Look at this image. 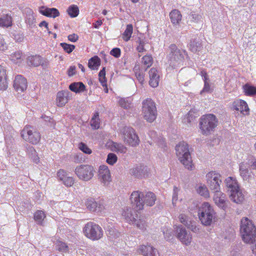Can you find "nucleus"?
Listing matches in <instances>:
<instances>
[{"instance_id": "nucleus-1", "label": "nucleus", "mask_w": 256, "mask_h": 256, "mask_svg": "<svg viewBox=\"0 0 256 256\" xmlns=\"http://www.w3.org/2000/svg\"><path fill=\"white\" fill-rule=\"evenodd\" d=\"M130 200L132 204L136 206L137 210H142L144 204L150 206H153L155 203L156 196L151 192L144 193L140 191H134L131 194Z\"/></svg>"}, {"instance_id": "nucleus-16", "label": "nucleus", "mask_w": 256, "mask_h": 256, "mask_svg": "<svg viewBox=\"0 0 256 256\" xmlns=\"http://www.w3.org/2000/svg\"><path fill=\"white\" fill-rule=\"evenodd\" d=\"M148 168L142 164L136 166L130 170L129 173L131 176L138 178H146L148 174Z\"/></svg>"}, {"instance_id": "nucleus-17", "label": "nucleus", "mask_w": 256, "mask_h": 256, "mask_svg": "<svg viewBox=\"0 0 256 256\" xmlns=\"http://www.w3.org/2000/svg\"><path fill=\"white\" fill-rule=\"evenodd\" d=\"M57 176L59 180L66 187L72 186L74 182V180L72 176L68 175L66 171L64 170H60L57 172Z\"/></svg>"}, {"instance_id": "nucleus-48", "label": "nucleus", "mask_w": 256, "mask_h": 256, "mask_svg": "<svg viewBox=\"0 0 256 256\" xmlns=\"http://www.w3.org/2000/svg\"><path fill=\"white\" fill-rule=\"evenodd\" d=\"M22 56V52L20 51H18L12 54L10 56V58L14 62H18L17 60H21Z\"/></svg>"}, {"instance_id": "nucleus-44", "label": "nucleus", "mask_w": 256, "mask_h": 256, "mask_svg": "<svg viewBox=\"0 0 256 256\" xmlns=\"http://www.w3.org/2000/svg\"><path fill=\"white\" fill-rule=\"evenodd\" d=\"M198 192L204 198L210 197V192L207 187L204 185H200L197 189Z\"/></svg>"}, {"instance_id": "nucleus-62", "label": "nucleus", "mask_w": 256, "mask_h": 256, "mask_svg": "<svg viewBox=\"0 0 256 256\" xmlns=\"http://www.w3.org/2000/svg\"><path fill=\"white\" fill-rule=\"evenodd\" d=\"M76 66H71L68 70V74L69 76H72L76 74Z\"/></svg>"}, {"instance_id": "nucleus-45", "label": "nucleus", "mask_w": 256, "mask_h": 256, "mask_svg": "<svg viewBox=\"0 0 256 256\" xmlns=\"http://www.w3.org/2000/svg\"><path fill=\"white\" fill-rule=\"evenodd\" d=\"M244 91L246 95L252 96L256 94V88L246 84L244 86Z\"/></svg>"}, {"instance_id": "nucleus-51", "label": "nucleus", "mask_w": 256, "mask_h": 256, "mask_svg": "<svg viewBox=\"0 0 256 256\" xmlns=\"http://www.w3.org/2000/svg\"><path fill=\"white\" fill-rule=\"evenodd\" d=\"M204 74H205L204 80V87L202 90L200 92V94H202V92H210V86L208 82V76L207 74H206L205 73H204Z\"/></svg>"}, {"instance_id": "nucleus-20", "label": "nucleus", "mask_w": 256, "mask_h": 256, "mask_svg": "<svg viewBox=\"0 0 256 256\" xmlns=\"http://www.w3.org/2000/svg\"><path fill=\"white\" fill-rule=\"evenodd\" d=\"M98 179L104 185H107L110 181V170L106 166L100 167L98 170Z\"/></svg>"}, {"instance_id": "nucleus-9", "label": "nucleus", "mask_w": 256, "mask_h": 256, "mask_svg": "<svg viewBox=\"0 0 256 256\" xmlns=\"http://www.w3.org/2000/svg\"><path fill=\"white\" fill-rule=\"evenodd\" d=\"M85 236L92 240H98L102 236V230L98 225L92 222L86 224L83 230Z\"/></svg>"}, {"instance_id": "nucleus-34", "label": "nucleus", "mask_w": 256, "mask_h": 256, "mask_svg": "<svg viewBox=\"0 0 256 256\" xmlns=\"http://www.w3.org/2000/svg\"><path fill=\"white\" fill-rule=\"evenodd\" d=\"M100 64V60L96 56L90 58L88 60V66L92 70H98Z\"/></svg>"}, {"instance_id": "nucleus-47", "label": "nucleus", "mask_w": 256, "mask_h": 256, "mask_svg": "<svg viewBox=\"0 0 256 256\" xmlns=\"http://www.w3.org/2000/svg\"><path fill=\"white\" fill-rule=\"evenodd\" d=\"M178 218L180 222L182 223L184 226H186L192 220L188 216L182 214H180Z\"/></svg>"}, {"instance_id": "nucleus-18", "label": "nucleus", "mask_w": 256, "mask_h": 256, "mask_svg": "<svg viewBox=\"0 0 256 256\" xmlns=\"http://www.w3.org/2000/svg\"><path fill=\"white\" fill-rule=\"evenodd\" d=\"M27 86V80L26 78L22 75L16 76L14 81V87L18 92H23L26 89Z\"/></svg>"}, {"instance_id": "nucleus-25", "label": "nucleus", "mask_w": 256, "mask_h": 256, "mask_svg": "<svg viewBox=\"0 0 256 256\" xmlns=\"http://www.w3.org/2000/svg\"><path fill=\"white\" fill-rule=\"evenodd\" d=\"M233 107L234 110L240 111L241 113L248 112L249 108L246 102L244 100H236L233 102Z\"/></svg>"}, {"instance_id": "nucleus-24", "label": "nucleus", "mask_w": 256, "mask_h": 256, "mask_svg": "<svg viewBox=\"0 0 256 256\" xmlns=\"http://www.w3.org/2000/svg\"><path fill=\"white\" fill-rule=\"evenodd\" d=\"M122 216L124 217L127 222L131 223L136 218L138 217V214L130 207H126L124 210Z\"/></svg>"}, {"instance_id": "nucleus-30", "label": "nucleus", "mask_w": 256, "mask_h": 256, "mask_svg": "<svg viewBox=\"0 0 256 256\" xmlns=\"http://www.w3.org/2000/svg\"><path fill=\"white\" fill-rule=\"evenodd\" d=\"M170 17L173 24H179L182 20V14L178 10H174L170 14Z\"/></svg>"}, {"instance_id": "nucleus-63", "label": "nucleus", "mask_w": 256, "mask_h": 256, "mask_svg": "<svg viewBox=\"0 0 256 256\" xmlns=\"http://www.w3.org/2000/svg\"><path fill=\"white\" fill-rule=\"evenodd\" d=\"M68 40L71 42H76L78 38V36L75 34H70L68 36Z\"/></svg>"}, {"instance_id": "nucleus-39", "label": "nucleus", "mask_w": 256, "mask_h": 256, "mask_svg": "<svg viewBox=\"0 0 256 256\" xmlns=\"http://www.w3.org/2000/svg\"><path fill=\"white\" fill-rule=\"evenodd\" d=\"M67 12L71 18H76L79 14V8L76 5L72 4L68 6Z\"/></svg>"}, {"instance_id": "nucleus-37", "label": "nucleus", "mask_w": 256, "mask_h": 256, "mask_svg": "<svg viewBox=\"0 0 256 256\" xmlns=\"http://www.w3.org/2000/svg\"><path fill=\"white\" fill-rule=\"evenodd\" d=\"M56 248L60 252H68L69 248L68 246L64 242L57 241L56 244Z\"/></svg>"}, {"instance_id": "nucleus-22", "label": "nucleus", "mask_w": 256, "mask_h": 256, "mask_svg": "<svg viewBox=\"0 0 256 256\" xmlns=\"http://www.w3.org/2000/svg\"><path fill=\"white\" fill-rule=\"evenodd\" d=\"M150 81L149 84L152 88H156L158 86L160 81V76L158 70L156 68H152L148 72Z\"/></svg>"}, {"instance_id": "nucleus-53", "label": "nucleus", "mask_w": 256, "mask_h": 256, "mask_svg": "<svg viewBox=\"0 0 256 256\" xmlns=\"http://www.w3.org/2000/svg\"><path fill=\"white\" fill-rule=\"evenodd\" d=\"M79 148L84 153L86 154H90L92 150L84 143L80 142L79 144Z\"/></svg>"}, {"instance_id": "nucleus-5", "label": "nucleus", "mask_w": 256, "mask_h": 256, "mask_svg": "<svg viewBox=\"0 0 256 256\" xmlns=\"http://www.w3.org/2000/svg\"><path fill=\"white\" fill-rule=\"evenodd\" d=\"M176 151L180 162L186 168L192 170L193 164L187 143L184 142L178 143L176 146Z\"/></svg>"}, {"instance_id": "nucleus-13", "label": "nucleus", "mask_w": 256, "mask_h": 256, "mask_svg": "<svg viewBox=\"0 0 256 256\" xmlns=\"http://www.w3.org/2000/svg\"><path fill=\"white\" fill-rule=\"evenodd\" d=\"M122 138L126 144L132 146L138 144L140 140L133 128L125 126L122 130Z\"/></svg>"}, {"instance_id": "nucleus-2", "label": "nucleus", "mask_w": 256, "mask_h": 256, "mask_svg": "<svg viewBox=\"0 0 256 256\" xmlns=\"http://www.w3.org/2000/svg\"><path fill=\"white\" fill-rule=\"evenodd\" d=\"M240 231L243 240L248 244H252L256 240V228L251 220L247 218L241 220Z\"/></svg>"}, {"instance_id": "nucleus-33", "label": "nucleus", "mask_w": 256, "mask_h": 256, "mask_svg": "<svg viewBox=\"0 0 256 256\" xmlns=\"http://www.w3.org/2000/svg\"><path fill=\"white\" fill-rule=\"evenodd\" d=\"M12 18L8 14L3 15L0 18V26L8 28L12 26Z\"/></svg>"}, {"instance_id": "nucleus-58", "label": "nucleus", "mask_w": 256, "mask_h": 256, "mask_svg": "<svg viewBox=\"0 0 256 256\" xmlns=\"http://www.w3.org/2000/svg\"><path fill=\"white\" fill-rule=\"evenodd\" d=\"M186 227L194 232H196L198 230V228L196 226V222L194 220H192L186 226Z\"/></svg>"}, {"instance_id": "nucleus-56", "label": "nucleus", "mask_w": 256, "mask_h": 256, "mask_svg": "<svg viewBox=\"0 0 256 256\" xmlns=\"http://www.w3.org/2000/svg\"><path fill=\"white\" fill-rule=\"evenodd\" d=\"M247 164L248 167H250L252 170H256V159L253 157H250L248 158Z\"/></svg>"}, {"instance_id": "nucleus-28", "label": "nucleus", "mask_w": 256, "mask_h": 256, "mask_svg": "<svg viewBox=\"0 0 256 256\" xmlns=\"http://www.w3.org/2000/svg\"><path fill=\"white\" fill-rule=\"evenodd\" d=\"M202 46L199 38L195 36L189 43L188 48L192 52H196L200 50Z\"/></svg>"}, {"instance_id": "nucleus-43", "label": "nucleus", "mask_w": 256, "mask_h": 256, "mask_svg": "<svg viewBox=\"0 0 256 256\" xmlns=\"http://www.w3.org/2000/svg\"><path fill=\"white\" fill-rule=\"evenodd\" d=\"M45 218L46 214L42 210H37L34 215V220L38 224H42Z\"/></svg>"}, {"instance_id": "nucleus-15", "label": "nucleus", "mask_w": 256, "mask_h": 256, "mask_svg": "<svg viewBox=\"0 0 256 256\" xmlns=\"http://www.w3.org/2000/svg\"><path fill=\"white\" fill-rule=\"evenodd\" d=\"M213 200L218 207L223 210H225L228 206V200L226 194L221 191L214 194Z\"/></svg>"}, {"instance_id": "nucleus-59", "label": "nucleus", "mask_w": 256, "mask_h": 256, "mask_svg": "<svg viewBox=\"0 0 256 256\" xmlns=\"http://www.w3.org/2000/svg\"><path fill=\"white\" fill-rule=\"evenodd\" d=\"M26 22L30 26H32L35 22V18L32 14H28L26 18Z\"/></svg>"}, {"instance_id": "nucleus-54", "label": "nucleus", "mask_w": 256, "mask_h": 256, "mask_svg": "<svg viewBox=\"0 0 256 256\" xmlns=\"http://www.w3.org/2000/svg\"><path fill=\"white\" fill-rule=\"evenodd\" d=\"M135 74L137 80L140 82V83L142 84L144 82V72L140 70L138 72H136Z\"/></svg>"}, {"instance_id": "nucleus-12", "label": "nucleus", "mask_w": 256, "mask_h": 256, "mask_svg": "<svg viewBox=\"0 0 256 256\" xmlns=\"http://www.w3.org/2000/svg\"><path fill=\"white\" fill-rule=\"evenodd\" d=\"M221 176L214 172H210L206 175V181L210 189L214 193L220 191Z\"/></svg>"}, {"instance_id": "nucleus-40", "label": "nucleus", "mask_w": 256, "mask_h": 256, "mask_svg": "<svg viewBox=\"0 0 256 256\" xmlns=\"http://www.w3.org/2000/svg\"><path fill=\"white\" fill-rule=\"evenodd\" d=\"M142 64L146 67L144 68V71L146 69L150 68L152 64L153 59L150 55H146L142 58Z\"/></svg>"}, {"instance_id": "nucleus-3", "label": "nucleus", "mask_w": 256, "mask_h": 256, "mask_svg": "<svg viewBox=\"0 0 256 256\" xmlns=\"http://www.w3.org/2000/svg\"><path fill=\"white\" fill-rule=\"evenodd\" d=\"M198 214L200 221L206 226H211L216 218V214L208 202H205L201 205Z\"/></svg>"}, {"instance_id": "nucleus-64", "label": "nucleus", "mask_w": 256, "mask_h": 256, "mask_svg": "<svg viewBox=\"0 0 256 256\" xmlns=\"http://www.w3.org/2000/svg\"><path fill=\"white\" fill-rule=\"evenodd\" d=\"M174 193L172 196V203L174 204V202H176L178 200V188L176 186L174 187Z\"/></svg>"}, {"instance_id": "nucleus-14", "label": "nucleus", "mask_w": 256, "mask_h": 256, "mask_svg": "<svg viewBox=\"0 0 256 256\" xmlns=\"http://www.w3.org/2000/svg\"><path fill=\"white\" fill-rule=\"evenodd\" d=\"M174 233L176 236L183 244L188 246L190 244L192 240V234L182 225L175 228Z\"/></svg>"}, {"instance_id": "nucleus-60", "label": "nucleus", "mask_w": 256, "mask_h": 256, "mask_svg": "<svg viewBox=\"0 0 256 256\" xmlns=\"http://www.w3.org/2000/svg\"><path fill=\"white\" fill-rule=\"evenodd\" d=\"M121 51L119 48H114L110 52V54L116 58H118L120 56Z\"/></svg>"}, {"instance_id": "nucleus-23", "label": "nucleus", "mask_w": 256, "mask_h": 256, "mask_svg": "<svg viewBox=\"0 0 256 256\" xmlns=\"http://www.w3.org/2000/svg\"><path fill=\"white\" fill-rule=\"evenodd\" d=\"M131 223L142 231L146 230L148 226L146 218L142 215L138 216Z\"/></svg>"}, {"instance_id": "nucleus-35", "label": "nucleus", "mask_w": 256, "mask_h": 256, "mask_svg": "<svg viewBox=\"0 0 256 256\" xmlns=\"http://www.w3.org/2000/svg\"><path fill=\"white\" fill-rule=\"evenodd\" d=\"M26 150L27 153L29 157L31 158L34 163L38 164L40 161L39 158L38 157V154L34 147L28 146H27Z\"/></svg>"}, {"instance_id": "nucleus-38", "label": "nucleus", "mask_w": 256, "mask_h": 256, "mask_svg": "<svg viewBox=\"0 0 256 256\" xmlns=\"http://www.w3.org/2000/svg\"><path fill=\"white\" fill-rule=\"evenodd\" d=\"M57 106L62 107L65 105L68 102L67 98L64 95V93L60 92H58L57 94Z\"/></svg>"}, {"instance_id": "nucleus-41", "label": "nucleus", "mask_w": 256, "mask_h": 256, "mask_svg": "<svg viewBox=\"0 0 256 256\" xmlns=\"http://www.w3.org/2000/svg\"><path fill=\"white\" fill-rule=\"evenodd\" d=\"M112 148L113 150L120 153H125L126 151V148L122 144L113 142L112 146Z\"/></svg>"}, {"instance_id": "nucleus-52", "label": "nucleus", "mask_w": 256, "mask_h": 256, "mask_svg": "<svg viewBox=\"0 0 256 256\" xmlns=\"http://www.w3.org/2000/svg\"><path fill=\"white\" fill-rule=\"evenodd\" d=\"M120 105L125 109L128 108L130 104V102L127 98H121L119 100Z\"/></svg>"}, {"instance_id": "nucleus-55", "label": "nucleus", "mask_w": 256, "mask_h": 256, "mask_svg": "<svg viewBox=\"0 0 256 256\" xmlns=\"http://www.w3.org/2000/svg\"><path fill=\"white\" fill-rule=\"evenodd\" d=\"M137 42L138 43V45L137 46L136 50L139 52H142L146 50L144 48L145 42L143 40L138 38Z\"/></svg>"}, {"instance_id": "nucleus-32", "label": "nucleus", "mask_w": 256, "mask_h": 256, "mask_svg": "<svg viewBox=\"0 0 256 256\" xmlns=\"http://www.w3.org/2000/svg\"><path fill=\"white\" fill-rule=\"evenodd\" d=\"M42 58L40 56H30L27 58L28 64L30 66H38L41 64Z\"/></svg>"}, {"instance_id": "nucleus-26", "label": "nucleus", "mask_w": 256, "mask_h": 256, "mask_svg": "<svg viewBox=\"0 0 256 256\" xmlns=\"http://www.w3.org/2000/svg\"><path fill=\"white\" fill-rule=\"evenodd\" d=\"M240 176L244 180L249 181L252 178L251 172L244 163H240L239 166Z\"/></svg>"}, {"instance_id": "nucleus-6", "label": "nucleus", "mask_w": 256, "mask_h": 256, "mask_svg": "<svg viewBox=\"0 0 256 256\" xmlns=\"http://www.w3.org/2000/svg\"><path fill=\"white\" fill-rule=\"evenodd\" d=\"M218 120L213 114H207L201 116L200 120V128L204 135H210L218 126Z\"/></svg>"}, {"instance_id": "nucleus-31", "label": "nucleus", "mask_w": 256, "mask_h": 256, "mask_svg": "<svg viewBox=\"0 0 256 256\" xmlns=\"http://www.w3.org/2000/svg\"><path fill=\"white\" fill-rule=\"evenodd\" d=\"M86 86L82 82H74L69 86L70 90L76 93L83 92L85 90Z\"/></svg>"}, {"instance_id": "nucleus-10", "label": "nucleus", "mask_w": 256, "mask_h": 256, "mask_svg": "<svg viewBox=\"0 0 256 256\" xmlns=\"http://www.w3.org/2000/svg\"><path fill=\"white\" fill-rule=\"evenodd\" d=\"M21 136L25 141L33 144L38 143L41 138L40 132L30 126H26L23 128Z\"/></svg>"}, {"instance_id": "nucleus-61", "label": "nucleus", "mask_w": 256, "mask_h": 256, "mask_svg": "<svg viewBox=\"0 0 256 256\" xmlns=\"http://www.w3.org/2000/svg\"><path fill=\"white\" fill-rule=\"evenodd\" d=\"M8 46L4 42L3 37L0 34V50H6Z\"/></svg>"}, {"instance_id": "nucleus-21", "label": "nucleus", "mask_w": 256, "mask_h": 256, "mask_svg": "<svg viewBox=\"0 0 256 256\" xmlns=\"http://www.w3.org/2000/svg\"><path fill=\"white\" fill-rule=\"evenodd\" d=\"M139 251L144 256H158V250L148 244L140 246Z\"/></svg>"}, {"instance_id": "nucleus-8", "label": "nucleus", "mask_w": 256, "mask_h": 256, "mask_svg": "<svg viewBox=\"0 0 256 256\" xmlns=\"http://www.w3.org/2000/svg\"><path fill=\"white\" fill-rule=\"evenodd\" d=\"M169 50L170 66L172 68H175L182 63L184 58L183 54L184 52L178 49L175 44H170Z\"/></svg>"}, {"instance_id": "nucleus-50", "label": "nucleus", "mask_w": 256, "mask_h": 256, "mask_svg": "<svg viewBox=\"0 0 256 256\" xmlns=\"http://www.w3.org/2000/svg\"><path fill=\"white\" fill-rule=\"evenodd\" d=\"M163 234L164 238L167 241H171L172 240H173L174 236L171 230H164Z\"/></svg>"}, {"instance_id": "nucleus-36", "label": "nucleus", "mask_w": 256, "mask_h": 256, "mask_svg": "<svg viewBox=\"0 0 256 256\" xmlns=\"http://www.w3.org/2000/svg\"><path fill=\"white\" fill-rule=\"evenodd\" d=\"M133 32V26L132 24H128L126 26V28L124 34H122V38L126 41H128Z\"/></svg>"}, {"instance_id": "nucleus-46", "label": "nucleus", "mask_w": 256, "mask_h": 256, "mask_svg": "<svg viewBox=\"0 0 256 256\" xmlns=\"http://www.w3.org/2000/svg\"><path fill=\"white\" fill-rule=\"evenodd\" d=\"M60 46L68 54L71 53L75 48L73 44H68L65 42L60 43Z\"/></svg>"}, {"instance_id": "nucleus-4", "label": "nucleus", "mask_w": 256, "mask_h": 256, "mask_svg": "<svg viewBox=\"0 0 256 256\" xmlns=\"http://www.w3.org/2000/svg\"><path fill=\"white\" fill-rule=\"evenodd\" d=\"M224 182L230 192V199L236 204L242 202L244 200V195L240 190L236 179L230 176L226 179Z\"/></svg>"}, {"instance_id": "nucleus-57", "label": "nucleus", "mask_w": 256, "mask_h": 256, "mask_svg": "<svg viewBox=\"0 0 256 256\" xmlns=\"http://www.w3.org/2000/svg\"><path fill=\"white\" fill-rule=\"evenodd\" d=\"M190 18L193 22H198L200 20L202 17L194 12H192L190 15Z\"/></svg>"}, {"instance_id": "nucleus-42", "label": "nucleus", "mask_w": 256, "mask_h": 256, "mask_svg": "<svg viewBox=\"0 0 256 256\" xmlns=\"http://www.w3.org/2000/svg\"><path fill=\"white\" fill-rule=\"evenodd\" d=\"M98 112L94 114L90 121V126L93 129L96 130L100 128V120Z\"/></svg>"}, {"instance_id": "nucleus-7", "label": "nucleus", "mask_w": 256, "mask_h": 256, "mask_svg": "<svg viewBox=\"0 0 256 256\" xmlns=\"http://www.w3.org/2000/svg\"><path fill=\"white\" fill-rule=\"evenodd\" d=\"M142 112L144 118L149 122H154L157 116L155 102L150 98H147L142 102Z\"/></svg>"}, {"instance_id": "nucleus-11", "label": "nucleus", "mask_w": 256, "mask_h": 256, "mask_svg": "<svg viewBox=\"0 0 256 256\" xmlns=\"http://www.w3.org/2000/svg\"><path fill=\"white\" fill-rule=\"evenodd\" d=\"M74 172L80 180L88 181L93 178L95 170L90 165L82 164L76 167Z\"/></svg>"}, {"instance_id": "nucleus-29", "label": "nucleus", "mask_w": 256, "mask_h": 256, "mask_svg": "<svg viewBox=\"0 0 256 256\" xmlns=\"http://www.w3.org/2000/svg\"><path fill=\"white\" fill-rule=\"evenodd\" d=\"M7 88L6 70L0 64V90H5Z\"/></svg>"}, {"instance_id": "nucleus-19", "label": "nucleus", "mask_w": 256, "mask_h": 256, "mask_svg": "<svg viewBox=\"0 0 256 256\" xmlns=\"http://www.w3.org/2000/svg\"><path fill=\"white\" fill-rule=\"evenodd\" d=\"M86 206L90 212L98 213L104 208V206L100 202H96L94 199L90 198L86 200Z\"/></svg>"}, {"instance_id": "nucleus-27", "label": "nucleus", "mask_w": 256, "mask_h": 256, "mask_svg": "<svg viewBox=\"0 0 256 256\" xmlns=\"http://www.w3.org/2000/svg\"><path fill=\"white\" fill-rule=\"evenodd\" d=\"M41 14L48 17L55 18L60 15L58 10L56 8H44L41 7L40 10Z\"/></svg>"}, {"instance_id": "nucleus-49", "label": "nucleus", "mask_w": 256, "mask_h": 256, "mask_svg": "<svg viewBox=\"0 0 256 256\" xmlns=\"http://www.w3.org/2000/svg\"><path fill=\"white\" fill-rule=\"evenodd\" d=\"M118 158L116 154L114 153H110L108 155L106 162L110 165H113L116 162Z\"/></svg>"}]
</instances>
